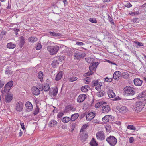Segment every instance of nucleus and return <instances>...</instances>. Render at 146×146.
I'll return each mask as SVG.
<instances>
[{
	"label": "nucleus",
	"instance_id": "60",
	"mask_svg": "<svg viewBox=\"0 0 146 146\" xmlns=\"http://www.w3.org/2000/svg\"><path fill=\"white\" fill-rule=\"evenodd\" d=\"M106 61L108 63H111L112 64L115 65L117 66V64L115 63H114V62H113L109 60H106Z\"/></svg>",
	"mask_w": 146,
	"mask_h": 146
},
{
	"label": "nucleus",
	"instance_id": "14",
	"mask_svg": "<svg viewBox=\"0 0 146 146\" xmlns=\"http://www.w3.org/2000/svg\"><path fill=\"white\" fill-rule=\"evenodd\" d=\"M13 99V95L11 94H7L5 96V100L6 103L10 102Z\"/></svg>",
	"mask_w": 146,
	"mask_h": 146
},
{
	"label": "nucleus",
	"instance_id": "13",
	"mask_svg": "<svg viewBox=\"0 0 146 146\" xmlns=\"http://www.w3.org/2000/svg\"><path fill=\"white\" fill-rule=\"evenodd\" d=\"M25 108L27 111H30L32 110L33 106L31 103L28 101L26 103Z\"/></svg>",
	"mask_w": 146,
	"mask_h": 146
},
{
	"label": "nucleus",
	"instance_id": "56",
	"mask_svg": "<svg viewBox=\"0 0 146 146\" xmlns=\"http://www.w3.org/2000/svg\"><path fill=\"white\" fill-rule=\"evenodd\" d=\"M5 74H6L8 75L10 74L11 75L10 71L9 70L8 68H6L5 71Z\"/></svg>",
	"mask_w": 146,
	"mask_h": 146
},
{
	"label": "nucleus",
	"instance_id": "29",
	"mask_svg": "<svg viewBox=\"0 0 146 146\" xmlns=\"http://www.w3.org/2000/svg\"><path fill=\"white\" fill-rule=\"evenodd\" d=\"M7 46L8 48L13 49L15 47L16 45L15 44L10 42L7 44Z\"/></svg>",
	"mask_w": 146,
	"mask_h": 146
},
{
	"label": "nucleus",
	"instance_id": "40",
	"mask_svg": "<svg viewBox=\"0 0 146 146\" xmlns=\"http://www.w3.org/2000/svg\"><path fill=\"white\" fill-rule=\"evenodd\" d=\"M134 42L137 46L136 47L137 48H138V47L142 46L144 45L143 44L140 42H139L138 41H134Z\"/></svg>",
	"mask_w": 146,
	"mask_h": 146
},
{
	"label": "nucleus",
	"instance_id": "62",
	"mask_svg": "<svg viewBox=\"0 0 146 146\" xmlns=\"http://www.w3.org/2000/svg\"><path fill=\"white\" fill-rule=\"evenodd\" d=\"M138 18H134L133 19L132 21L134 23H137V22Z\"/></svg>",
	"mask_w": 146,
	"mask_h": 146
},
{
	"label": "nucleus",
	"instance_id": "6",
	"mask_svg": "<svg viewBox=\"0 0 146 146\" xmlns=\"http://www.w3.org/2000/svg\"><path fill=\"white\" fill-rule=\"evenodd\" d=\"M23 106V103L19 101L16 103L15 109L17 112H21L22 111Z\"/></svg>",
	"mask_w": 146,
	"mask_h": 146
},
{
	"label": "nucleus",
	"instance_id": "36",
	"mask_svg": "<svg viewBox=\"0 0 146 146\" xmlns=\"http://www.w3.org/2000/svg\"><path fill=\"white\" fill-rule=\"evenodd\" d=\"M70 118L68 117H65L62 119L61 120L63 122L67 123L69 122L70 120Z\"/></svg>",
	"mask_w": 146,
	"mask_h": 146
},
{
	"label": "nucleus",
	"instance_id": "31",
	"mask_svg": "<svg viewBox=\"0 0 146 146\" xmlns=\"http://www.w3.org/2000/svg\"><path fill=\"white\" fill-rule=\"evenodd\" d=\"M108 96L111 98L114 97L115 96V95L114 92L112 90L108 92Z\"/></svg>",
	"mask_w": 146,
	"mask_h": 146
},
{
	"label": "nucleus",
	"instance_id": "37",
	"mask_svg": "<svg viewBox=\"0 0 146 146\" xmlns=\"http://www.w3.org/2000/svg\"><path fill=\"white\" fill-rule=\"evenodd\" d=\"M58 64V62L57 60H54L52 63V66L54 68H56Z\"/></svg>",
	"mask_w": 146,
	"mask_h": 146
},
{
	"label": "nucleus",
	"instance_id": "9",
	"mask_svg": "<svg viewBox=\"0 0 146 146\" xmlns=\"http://www.w3.org/2000/svg\"><path fill=\"white\" fill-rule=\"evenodd\" d=\"M95 116V113L92 112L88 113L86 115V119L88 121H91L92 120Z\"/></svg>",
	"mask_w": 146,
	"mask_h": 146
},
{
	"label": "nucleus",
	"instance_id": "55",
	"mask_svg": "<svg viewBox=\"0 0 146 146\" xmlns=\"http://www.w3.org/2000/svg\"><path fill=\"white\" fill-rule=\"evenodd\" d=\"M65 112H61L58 114L57 115V117L58 118L61 117L63 115Z\"/></svg>",
	"mask_w": 146,
	"mask_h": 146
},
{
	"label": "nucleus",
	"instance_id": "61",
	"mask_svg": "<svg viewBox=\"0 0 146 146\" xmlns=\"http://www.w3.org/2000/svg\"><path fill=\"white\" fill-rule=\"evenodd\" d=\"M125 6L127 8H130V7L132 6V5H131L129 2H128L127 3V4L125 5Z\"/></svg>",
	"mask_w": 146,
	"mask_h": 146
},
{
	"label": "nucleus",
	"instance_id": "33",
	"mask_svg": "<svg viewBox=\"0 0 146 146\" xmlns=\"http://www.w3.org/2000/svg\"><path fill=\"white\" fill-rule=\"evenodd\" d=\"M105 91L101 90L97 93V96L99 97H102L105 94Z\"/></svg>",
	"mask_w": 146,
	"mask_h": 146
},
{
	"label": "nucleus",
	"instance_id": "35",
	"mask_svg": "<svg viewBox=\"0 0 146 146\" xmlns=\"http://www.w3.org/2000/svg\"><path fill=\"white\" fill-rule=\"evenodd\" d=\"M88 88H89V86L88 85L83 86L81 88V91L82 92H87L88 90Z\"/></svg>",
	"mask_w": 146,
	"mask_h": 146
},
{
	"label": "nucleus",
	"instance_id": "49",
	"mask_svg": "<svg viewBox=\"0 0 146 146\" xmlns=\"http://www.w3.org/2000/svg\"><path fill=\"white\" fill-rule=\"evenodd\" d=\"M88 125L86 124H85L83 125L81 129L80 130V132H83L84 131V130L86 129L87 128V127H88Z\"/></svg>",
	"mask_w": 146,
	"mask_h": 146
},
{
	"label": "nucleus",
	"instance_id": "57",
	"mask_svg": "<svg viewBox=\"0 0 146 146\" xmlns=\"http://www.w3.org/2000/svg\"><path fill=\"white\" fill-rule=\"evenodd\" d=\"M76 44L80 46H82L84 44L82 42H76Z\"/></svg>",
	"mask_w": 146,
	"mask_h": 146
},
{
	"label": "nucleus",
	"instance_id": "20",
	"mask_svg": "<svg viewBox=\"0 0 146 146\" xmlns=\"http://www.w3.org/2000/svg\"><path fill=\"white\" fill-rule=\"evenodd\" d=\"M40 90L36 87H34L32 88V93L35 95H38L40 93Z\"/></svg>",
	"mask_w": 146,
	"mask_h": 146
},
{
	"label": "nucleus",
	"instance_id": "15",
	"mask_svg": "<svg viewBox=\"0 0 146 146\" xmlns=\"http://www.w3.org/2000/svg\"><path fill=\"white\" fill-rule=\"evenodd\" d=\"M50 87L48 84H44L42 88H39V89L41 91L44 90L45 92L48 91L50 89Z\"/></svg>",
	"mask_w": 146,
	"mask_h": 146
},
{
	"label": "nucleus",
	"instance_id": "8",
	"mask_svg": "<svg viewBox=\"0 0 146 146\" xmlns=\"http://www.w3.org/2000/svg\"><path fill=\"white\" fill-rule=\"evenodd\" d=\"M76 110V108L70 105H67L65 107L64 110V112L65 113H67L70 111H74Z\"/></svg>",
	"mask_w": 146,
	"mask_h": 146
},
{
	"label": "nucleus",
	"instance_id": "19",
	"mask_svg": "<svg viewBox=\"0 0 146 146\" xmlns=\"http://www.w3.org/2000/svg\"><path fill=\"white\" fill-rule=\"evenodd\" d=\"M143 81L139 78H136L134 80L135 85L136 86H140L142 84Z\"/></svg>",
	"mask_w": 146,
	"mask_h": 146
},
{
	"label": "nucleus",
	"instance_id": "11",
	"mask_svg": "<svg viewBox=\"0 0 146 146\" xmlns=\"http://www.w3.org/2000/svg\"><path fill=\"white\" fill-rule=\"evenodd\" d=\"M87 96L85 94H81L78 97L77 100V102L81 103L86 98Z\"/></svg>",
	"mask_w": 146,
	"mask_h": 146
},
{
	"label": "nucleus",
	"instance_id": "44",
	"mask_svg": "<svg viewBox=\"0 0 146 146\" xmlns=\"http://www.w3.org/2000/svg\"><path fill=\"white\" fill-rule=\"evenodd\" d=\"M78 78L76 77H72L69 78V81L72 82L76 81L77 80Z\"/></svg>",
	"mask_w": 146,
	"mask_h": 146
},
{
	"label": "nucleus",
	"instance_id": "3",
	"mask_svg": "<svg viewBox=\"0 0 146 146\" xmlns=\"http://www.w3.org/2000/svg\"><path fill=\"white\" fill-rule=\"evenodd\" d=\"M86 55V54L81 51L77 50L74 53V58L75 59H80L85 57Z\"/></svg>",
	"mask_w": 146,
	"mask_h": 146
},
{
	"label": "nucleus",
	"instance_id": "34",
	"mask_svg": "<svg viewBox=\"0 0 146 146\" xmlns=\"http://www.w3.org/2000/svg\"><path fill=\"white\" fill-rule=\"evenodd\" d=\"M91 146H97V143L96 142L94 138H93L90 143Z\"/></svg>",
	"mask_w": 146,
	"mask_h": 146
},
{
	"label": "nucleus",
	"instance_id": "18",
	"mask_svg": "<svg viewBox=\"0 0 146 146\" xmlns=\"http://www.w3.org/2000/svg\"><path fill=\"white\" fill-rule=\"evenodd\" d=\"M121 75V73L119 71H116L113 74V78L114 79L119 80V77Z\"/></svg>",
	"mask_w": 146,
	"mask_h": 146
},
{
	"label": "nucleus",
	"instance_id": "32",
	"mask_svg": "<svg viewBox=\"0 0 146 146\" xmlns=\"http://www.w3.org/2000/svg\"><path fill=\"white\" fill-rule=\"evenodd\" d=\"M122 77L125 79H128L129 77V74L127 71L123 72L122 73Z\"/></svg>",
	"mask_w": 146,
	"mask_h": 146
},
{
	"label": "nucleus",
	"instance_id": "4",
	"mask_svg": "<svg viewBox=\"0 0 146 146\" xmlns=\"http://www.w3.org/2000/svg\"><path fill=\"white\" fill-rule=\"evenodd\" d=\"M107 142L111 146H114L117 142V139L114 136H110L106 139Z\"/></svg>",
	"mask_w": 146,
	"mask_h": 146
},
{
	"label": "nucleus",
	"instance_id": "54",
	"mask_svg": "<svg viewBox=\"0 0 146 146\" xmlns=\"http://www.w3.org/2000/svg\"><path fill=\"white\" fill-rule=\"evenodd\" d=\"M6 33V32L5 31H2L1 33L0 34V37L1 38H3V36L5 35Z\"/></svg>",
	"mask_w": 146,
	"mask_h": 146
},
{
	"label": "nucleus",
	"instance_id": "28",
	"mask_svg": "<svg viewBox=\"0 0 146 146\" xmlns=\"http://www.w3.org/2000/svg\"><path fill=\"white\" fill-rule=\"evenodd\" d=\"M57 123L56 121L54 120H51L49 122V126L50 127H53L56 125Z\"/></svg>",
	"mask_w": 146,
	"mask_h": 146
},
{
	"label": "nucleus",
	"instance_id": "50",
	"mask_svg": "<svg viewBox=\"0 0 146 146\" xmlns=\"http://www.w3.org/2000/svg\"><path fill=\"white\" fill-rule=\"evenodd\" d=\"M13 82L12 81H11L9 82H8L6 84L10 88H11L13 84Z\"/></svg>",
	"mask_w": 146,
	"mask_h": 146
},
{
	"label": "nucleus",
	"instance_id": "48",
	"mask_svg": "<svg viewBox=\"0 0 146 146\" xmlns=\"http://www.w3.org/2000/svg\"><path fill=\"white\" fill-rule=\"evenodd\" d=\"M39 109L38 107L37 106V108L35 109L34 111L33 114L35 115L39 113Z\"/></svg>",
	"mask_w": 146,
	"mask_h": 146
},
{
	"label": "nucleus",
	"instance_id": "64",
	"mask_svg": "<svg viewBox=\"0 0 146 146\" xmlns=\"http://www.w3.org/2000/svg\"><path fill=\"white\" fill-rule=\"evenodd\" d=\"M90 80V78L89 77H86V78L85 79V80L86 82V84H88L90 81L89 80Z\"/></svg>",
	"mask_w": 146,
	"mask_h": 146
},
{
	"label": "nucleus",
	"instance_id": "30",
	"mask_svg": "<svg viewBox=\"0 0 146 146\" xmlns=\"http://www.w3.org/2000/svg\"><path fill=\"white\" fill-rule=\"evenodd\" d=\"M37 38L35 37H31L28 38L29 41L30 42L34 43L35 42L37 41Z\"/></svg>",
	"mask_w": 146,
	"mask_h": 146
},
{
	"label": "nucleus",
	"instance_id": "42",
	"mask_svg": "<svg viewBox=\"0 0 146 146\" xmlns=\"http://www.w3.org/2000/svg\"><path fill=\"white\" fill-rule=\"evenodd\" d=\"M98 81L97 80H94L91 83V86L92 87H94L96 86H97L99 84Z\"/></svg>",
	"mask_w": 146,
	"mask_h": 146
},
{
	"label": "nucleus",
	"instance_id": "53",
	"mask_svg": "<svg viewBox=\"0 0 146 146\" xmlns=\"http://www.w3.org/2000/svg\"><path fill=\"white\" fill-rule=\"evenodd\" d=\"M42 47V46L40 43H38L37 45L36 49L37 50H40Z\"/></svg>",
	"mask_w": 146,
	"mask_h": 146
},
{
	"label": "nucleus",
	"instance_id": "38",
	"mask_svg": "<svg viewBox=\"0 0 146 146\" xmlns=\"http://www.w3.org/2000/svg\"><path fill=\"white\" fill-rule=\"evenodd\" d=\"M85 60L88 63L91 64L93 62L94 59L90 58H85Z\"/></svg>",
	"mask_w": 146,
	"mask_h": 146
},
{
	"label": "nucleus",
	"instance_id": "24",
	"mask_svg": "<svg viewBox=\"0 0 146 146\" xmlns=\"http://www.w3.org/2000/svg\"><path fill=\"white\" fill-rule=\"evenodd\" d=\"M79 116V115L78 113L72 114V115L71 117L70 118L71 119L70 120L72 121H74L77 119Z\"/></svg>",
	"mask_w": 146,
	"mask_h": 146
},
{
	"label": "nucleus",
	"instance_id": "12",
	"mask_svg": "<svg viewBox=\"0 0 146 146\" xmlns=\"http://www.w3.org/2000/svg\"><path fill=\"white\" fill-rule=\"evenodd\" d=\"M117 110L121 113H124L127 111V108L124 106H118L117 107Z\"/></svg>",
	"mask_w": 146,
	"mask_h": 146
},
{
	"label": "nucleus",
	"instance_id": "39",
	"mask_svg": "<svg viewBox=\"0 0 146 146\" xmlns=\"http://www.w3.org/2000/svg\"><path fill=\"white\" fill-rule=\"evenodd\" d=\"M38 78L40 79V81L42 82L43 79V72L42 71L39 72L38 74Z\"/></svg>",
	"mask_w": 146,
	"mask_h": 146
},
{
	"label": "nucleus",
	"instance_id": "22",
	"mask_svg": "<svg viewBox=\"0 0 146 146\" xmlns=\"http://www.w3.org/2000/svg\"><path fill=\"white\" fill-rule=\"evenodd\" d=\"M11 88L6 84L5 86L4 90H1V92L2 94L1 95H3L5 93L8 92L10 90Z\"/></svg>",
	"mask_w": 146,
	"mask_h": 146
},
{
	"label": "nucleus",
	"instance_id": "16",
	"mask_svg": "<svg viewBox=\"0 0 146 146\" xmlns=\"http://www.w3.org/2000/svg\"><path fill=\"white\" fill-rule=\"evenodd\" d=\"M102 113H106L110 111V108L109 105H105L102 107Z\"/></svg>",
	"mask_w": 146,
	"mask_h": 146
},
{
	"label": "nucleus",
	"instance_id": "2",
	"mask_svg": "<svg viewBox=\"0 0 146 146\" xmlns=\"http://www.w3.org/2000/svg\"><path fill=\"white\" fill-rule=\"evenodd\" d=\"M59 47L57 45L54 46H48L47 49L51 55H54L57 53L59 49Z\"/></svg>",
	"mask_w": 146,
	"mask_h": 146
},
{
	"label": "nucleus",
	"instance_id": "7",
	"mask_svg": "<svg viewBox=\"0 0 146 146\" xmlns=\"http://www.w3.org/2000/svg\"><path fill=\"white\" fill-rule=\"evenodd\" d=\"M96 136L97 139L100 140H104L105 138L104 133L102 131L97 132L96 134Z\"/></svg>",
	"mask_w": 146,
	"mask_h": 146
},
{
	"label": "nucleus",
	"instance_id": "26",
	"mask_svg": "<svg viewBox=\"0 0 146 146\" xmlns=\"http://www.w3.org/2000/svg\"><path fill=\"white\" fill-rule=\"evenodd\" d=\"M62 76V71H60L58 74L56 75L55 79L57 81H58L61 79Z\"/></svg>",
	"mask_w": 146,
	"mask_h": 146
},
{
	"label": "nucleus",
	"instance_id": "25",
	"mask_svg": "<svg viewBox=\"0 0 146 146\" xmlns=\"http://www.w3.org/2000/svg\"><path fill=\"white\" fill-rule=\"evenodd\" d=\"M25 43V39L23 36H21L20 37V40L19 43L20 47L21 48L23 46Z\"/></svg>",
	"mask_w": 146,
	"mask_h": 146
},
{
	"label": "nucleus",
	"instance_id": "10",
	"mask_svg": "<svg viewBox=\"0 0 146 146\" xmlns=\"http://www.w3.org/2000/svg\"><path fill=\"white\" fill-rule=\"evenodd\" d=\"M99 64L98 62H93L90 64L89 67L90 70H95Z\"/></svg>",
	"mask_w": 146,
	"mask_h": 146
},
{
	"label": "nucleus",
	"instance_id": "51",
	"mask_svg": "<svg viewBox=\"0 0 146 146\" xmlns=\"http://www.w3.org/2000/svg\"><path fill=\"white\" fill-rule=\"evenodd\" d=\"M112 80V78H109L107 77H106L105 78V81L107 82H111Z\"/></svg>",
	"mask_w": 146,
	"mask_h": 146
},
{
	"label": "nucleus",
	"instance_id": "27",
	"mask_svg": "<svg viewBox=\"0 0 146 146\" xmlns=\"http://www.w3.org/2000/svg\"><path fill=\"white\" fill-rule=\"evenodd\" d=\"M106 102H105L102 101L97 103L95 105V107L97 108H99L102 105L106 104Z\"/></svg>",
	"mask_w": 146,
	"mask_h": 146
},
{
	"label": "nucleus",
	"instance_id": "23",
	"mask_svg": "<svg viewBox=\"0 0 146 146\" xmlns=\"http://www.w3.org/2000/svg\"><path fill=\"white\" fill-rule=\"evenodd\" d=\"M88 135L85 133L81 134L80 137L81 140L83 141H84L87 138Z\"/></svg>",
	"mask_w": 146,
	"mask_h": 146
},
{
	"label": "nucleus",
	"instance_id": "1",
	"mask_svg": "<svg viewBox=\"0 0 146 146\" xmlns=\"http://www.w3.org/2000/svg\"><path fill=\"white\" fill-rule=\"evenodd\" d=\"M135 93L132 87L127 86L124 88V95L125 96H133Z\"/></svg>",
	"mask_w": 146,
	"mask_h": 146
},
{
	"label": "nucleus",
	"instance_id": "59",
	"mask_svg": "<svg viewBox=\"0 0 146 146\" xmlns=\"http://www.w3.org/2000/svg\"><path fill=\"white\" fill-rule=\"evenodd\" d=\"M105 35L109 37H111V34L108 32L106 31L105 33Z\"/></svg>",
	"mask_w": 146,
	"mask_h": 146
},
{
	"label": "nucleus",
	"instance_id": "21",
	"mask_svg": "<svg viewBox=\"0 0 146 146\" xmlns=\"http://www.w3.org/2000/svg\"><path fill=\"white\" fill-rule=\"evenodd\" d=\"M49 34L50 36H52L62 37L63 36V35L62 34L56 33L54 32H50Z\"/></svg>",
	"mask_w": 146,
	"mask_h": 146
},
{
	"label": "nucleus",
	"instance_id": "63",
	"mask_svg": "<svg viewBox=\"0 0 146 146\" xmlns=\"http://www.w3.org/2000/svg\"><path fill=\"white\" fill-rule=\"evenodd\" d=\"M129 142L130 143H132L133 141L134 138L133 137H131L129 139Z\"/></svg>",
	"mask_w": 146,
	"mask_h": 146
},
{
	"label": "nucleus",
	"instance_id": "43",
	"mask_svg": "<svg viewBox=\"0 0 146 146\" xmlns=\"http://www.w3.org/2000/svg\"><path fill=\"white\" fill-rule=\"evenodd\" d=\"M90 71L88 72L87 73L84 74V76H87L92 75L93 74L92 70H90Z\"/></svg>",
	"mask_w": 146,
	"mask_h": 146
},
{
	"label": "nucleus",
	"instance_id": "17",
	"mask_svg": "<svg viewBox=\"0 0 146 146\" xmlns=\"http://www.w3.org/2000/svg\"><path fill=\"white\" fill-rule=\"evenodd\" d=\"M58 90L57 88H52L50 89L49 92V94L51 96L52 95L55 96L57 94Z\"/></svg>",
	"mask_w": 146,
	"mask_h": 146
},
{
	"label": "nucleus",
	"instance_id": "47",
	"mask_svg": "<svg viewBox=\"0 0 146 146\" xmlns=\"http://www.w3.org/2000/svg\"><path fill=\"white\" fill-rule=\"evenodd\" d=\"M128 129L133 130H135L136 129V128L133 125H129L127 127Z\"/></svg>",
	"mask_w": 146,
	"mask_h": 146
},
{
	"label": "nucleus",
	"instance_id": "46",
	"mask_svg": "<svg viewBox=\"0 0 146 146\" xmlns=\"http://www.w3.org/2000/svg\"><path fill=\"white\" fill-rule=\"evenodd\" d=\"M144 92L142 93H140L137 96V99H139L140 98L143 97L145 96V94H144Z\"/></svg>",
	"mask_w": 146,
	"mask_h": 146
},
{
	"label": "nucleus",
	"instance_id": "5",
	"mask_svg": "<svg viewBox=\"0 0 146 146\" xmlns=\"http://www.w3.org/2000/svg\"><path fill=\"white\" fill-rule=\"evenodd\" d=\"M144 103L141 102H137L134 106V109L137 112H140L144 107Z\"/></svg>",
	"mask_w": 146,
	"mask_h": 146
},
{
	"label": "nucleus",
	"instance_id": "52",
	"mask_svg": "<svg viewBox=\"0 0 146 146\" xmlns=\"http://www.w3.org/2000/svg\"><path fill=\"white\" fill-rule=\"evenodd\" d=\"M5 84V82L3 80H0V87L2 88Z\"/></svg>",
	"mask_w": 146,
	"mask_h": 146
},
{
	"label": "nucleus",
	"instance_id": "45",
	"mask_svg": "<svg viewBox=\"0 0 146 146\" xmlns=\"http://www.w3.org/2000/svg\"><path fill=\"white\" fill-rule=\"evenodd\" d=\"M89 21L92 23H96L97 21L95 18H90L89 19Z\"/></svg>",
	"mask_w": 146,
	"mask_h": 146
},
{
	"label": "nucleus",
	"instance_id": "58",
	"mask_svg": "<svg viewBox=\"0 0 146 146\" xmlns=\"http://www.w3.org/2000/svg\"><path fill=\"white\" fill-rule=\"evenodd\" d=\"M58 60L60 62H62L64 59V56H58Z\"/></svg>",
	"mask_w": 146,
	"mask_h": 146
},
{
	"label": "nucleus",
	"instance_id": "41",
	"mask_svg": "<svg viewBox=\"0 0 146 146\" xmlns=\"http://www.w3.org/2000/svg\"><path fill=\"white\" fill-rule=\"evenodd\" d=\"M108 115L105 116L102 118V120L104 123L109 122Z\"/></svg>",
	"mask_w": 146,
	"mask_h": 146
}]
</instances>
